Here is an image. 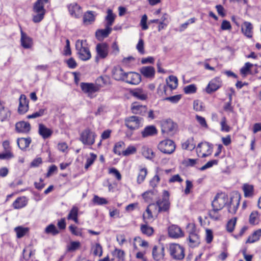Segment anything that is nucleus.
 Returning <instances> with one entry per match:
<instances>
[{"label":"nucleus","mask_w":261,"mask_h":261,"mask_svg":"<svg viewBox=\"0 0 261 261\" xmlns=\"http://www.w3.org/2000/svg\"><path fill=\"white\" fill-rule=\"evenodd\" d=\"M75 48L81 60L87 61L91 58V53L86 40H77L75 42Z\"/></svg>","instance_id":"f257e3e1"},{"label":"nucleus","mask_w":261,"mask_h":261,"mask_svg":"<svg viewBox=\"0 0 261 261\" xmlns=\"http://www.w3.org/2000/svg\"><path fill=\"white\" fill-rule=\"evenodd\" d=\"M161 128L162 134L172 136L176 133L177 125L171 119H169L162 121Z\"/></svg>","instance_id":"f03ea898"},{"label":"nucleus","mask_w":261,"mask_h":261,"mask_svg":"<svg viewBox=\"0 0 261 261\" xmlns=\"http://www.w3.org/2000/svg\"><path fill=\"white\" fill-rule=\"evenodd\" d=\"M96 137V135L94 132L86 128L80 134V140L84 145H92L95 142Z\"/></svg>","instance_id":"7ed1b4c3"},{"label":"nucleus","mask_w":261,"mask_h":261,"mask_svg":"<svg viewBox=\"0 0 261 261\" xmlns=\"http://www.w3.org/2000/svg\"><path fill=\"white\" fill-rule=\"evenodd\" d=\"M158 148L163 153L170 154L174 151L175 144L172 140L165 139L159 143Z\"/></svg>","instance_id":"20e7f679"},{"label":"nucleus","mask_w":261,"mask_h":261,"mask_svg":"<svg viewBox=\"0 0 261 261\" xmlns=\"http://www.w3.org/2000/svg\"><path fill=\"white\" fill-rule=\"evenodd\" d=\"M169 252L173 258L181 260L185 257V251L182 247L177 244H172L169 246Z\"/></svg>","instance_id":"39448f33"},{"label":"nucleus","mask_w":261,"mask_h":261,"mask_svg":"<svg viewBox=\"0 0 261 261\" xmlns=\"http://www.w3.org/2000/svg\"><path fill=\"white\" fill-rule=\"evenodd\" d=\"M142 118L136 116L128 117L125 119V125L130 130L138 129L142 125Z\"/></svg>","instance_id":"423d86ee"},{"label":"nucleus","mask_w":261,"mask_h":261,"mask_svg":"<svg viewBox=\"0 0 261 261\" xmlns=\"http://www.w3.org/2000/svg\"><path fill=\"white\" fill-rule=\"evenodd\" d=\"M212 148V145L210 143L206 142H201L196 148L197 155L200 158L206 157L211 154Z\"/></svg>","instance_id":"0eeeda50"},{"label":"nucleus","mask_w":261,"mask_h":261,"mask_svg":"<svg viewBox=\"0 0 261 261\" xmlns=\"http://www.w3.org/2000/svg\"><path fill=\"white\" fill-rule=\"evenodd\" d=\"M80 86L83 92L90 98L96 97L95 93L99 92L98 88L94 83L83 82L81 83Z\"/></svg>","instance_id":"6e6552de"},{"label":"nucleus","mask_w":261,"mask_h":261,"mask_svg":"<svg viewBox=\"0 0 261 261\" xmlns=\"http://www.w3.org/2000/svg\"><path fill=\"white\" fill-rule=\"evenodd\" d=\"M169 193L167 191H164L162 199H159L156 202L155 206L159 207V212H167L170 208V202L169 201Z\"/></svg>","instance_id":"1a4fd4ad"},{"label":"nucleus","mask_w":261,"mask_h":261,"mask_svg":"<svg viewBox=\"0 0 261 261\" xmlns=\"http://www.w3.org/2000/svg\"><path fill=\"white\" fill-rule=\"evenodd\" d=\"M227 200V196L224 193L217 194L212 202L213 208L220 211L226 204Z\"/></svg>","instance_id":"9d476101"},{"label":"nucleus","mask_w":261,"mask_h":261,"mask_svg":"<svg viewBox=\"0 0 261 261\" xmlns=\"http://www.w3.org/2000/svg\"><path fill=\"white\" fill-rule=\"evenodd\" d=\"M96 57L95 60L98 61L99 59H103L107 58L109 51V46L105 42L98 43L96 46Z\"/></svg>","instance_id":"9b49d317"},{"label":"nucleus","mask_w":261,"mask_h":261,"mask_svg":"<svg viewBox=\"0 0 261 261\" xmlns=\"http://www.w3.org/2000/svg\"><path fill=\"white\" fill-rule=\"evenodd\" d=\"M189 228H191V231H189L190 246L192 247H195L200 243L199 237L196 233L193 225H189Z\"/></svg>","instance_id":"f8f14e48"},{"label":"nucleus","mask_w":261,"mask_h":261,"mask_svg":"<svg viewBox=\"0 0 261 261\" xmlns=\"http://www.w3.org/2000/svg\"><path fill=\"white\" fill-rule=\"evenodd\" d=\"M141 81V75L134 72H126L125 80H124L126 83L132 85H137L140 83Z\"/></svg>","instance_id":"ddd939ff"},{"label":"nucleus","mask_w":261,"mask_h":261,"mask_svg":"<svg viewBox=\"0 0 261 261\" xmlns=\"http://www.w3.org/2000/svg\"><path fill=\"white\" fill-rule=\"evenodd\" d=\"M221 86V81L219 77L211 80L206 88L207 93H211L217 90Z\"/></svg>","instance_id":"4468645a"},{"label":"nucleus","mask_w":261,"mask_h":261,"mask_svg":"<svg viewBox=\"0 0 261 261\" xmlns=\"http://www.w3.org/2000/svg\"><path fill=\"white\" fill-rule=\"evenodd\" d=\"M164 247L163 246H154L152 249V256L156 261H159L163 259L165 252Z\"/></svg>","instance_id":"2eb2a0df"},{"label":"nucleus","mask_w":261,"mask_h":261,"mask_svg":"<svg viewBox=\"0 0 261 261\" xmlns=\"http://www.w3.org/2000/svg\"><path fill=\"white\" fill-rule=\"evenodd\" d=\"M112 76L116 81H123L125 80L126 72L119 66L114 67L112 71Z\"/></svg>","instance_id":"dca6fc26"},{"label":"nucleus","mask_w":261,"mask_h":261,"mask_svg":"<svg viewBox=\"0 0 261 261\" xmlns=\"http://www.w3.org/2000/svg\"><path fill=\"white\" fill-rule=\"evenodd\" d=\"M168 233L169 236L173 238H178L184 236L181 228L176 225H172L169 227Z\"/></svg>","instance_id":"f3484780"},{"label":"nucleus","mask_w":261,"mask_h":261,"mask_svg":"<svg viewBox=\"0 0 261 261\" xmlns=\"http://www.w3.org/2000/svg\"><path fill=\"white\" fill-rule=\"evenodd\" d=\"M240 197H233L230 199V203L228 207V212L233 215L235 214L240 204Z\"/></svg>","instance_id":"a211bd4d"},{"label":"nucleus","mask_w":261,"mask_h":261,"mask_svg":"<svg viewBox=\"0 0 261 261\" xmlns=\"http://www.w3.org/2000/svg\"><path fill=\"white\" fill-rule=\"evenodd\" d=\"M15 129L19 133H28L31 129L30 124L25 121H19L16 123Z\"/></svg>","instance_id":"6ab92c4d"},{"label":"nucleus","mask_w":261,"mask_h":261,"mask_svg":"<svg viewBox=\"0 0 261 261\" xmlns=\"http://www.w3.org/2000/svg\"><path fill=\"white\" fill-rule=\"evenodd\" d=\"M38 133L44 139H46L51 136L53 130L41 123L39 124Z\"/></svg>","instance_id":"aec40b11"},{"label":"nucleus","mask_w":261,"mask_h":261,"mask_svg":"<svg viewBox=\"0 0 261 261\" xmlns=\"http://www.w3.org/2000/svg\"><path fill=\"white\" fill-rule=\"evenodd\" d=\"M140 71L145 77L152 79L154 76L155 69L152 66H143L140 68Z\"/></svg>","instance_id":"412c9836"},{"label":"nucleus","mask_w":261,"mask_h":261,"mask_svg":"<svg viewBox=\"0 0 261 261\" xmlns=\"http://www.w3.org/2000/svg\"><path fill=\"white\" fill-rule=\"evenodd\" d=\"M112 29L106 25L105 29H99L96 31L95 35L97 39L101 40L107 37L111 33Z\"/></svg>","instance_id":"4be33fe9"},{"label":"nucleus","mask_w":261,"mask_h":261,"mask_svg":"<svg viewBox=\"0 0 261 261\" xmlns=\"http://www.w3.org/2000/svg\"><path fill=\"white\" fill-rule=\"evenodd\" d=\"M252 24L249 22L245 21L242 25L241 30L242 33L249 38L252 37Z\"/></svg>","instance_id":"5701e85b"},{"label":"nucleus","mask_w":261,"mask_h":261,"mask_svg":"<svg viewBox=\"0 0 261 261\" xmlns=\"http://www.w3.org/2000/svg\"><path fill=\"white\" fill-rule=\"evenodd\" d=\"M29 109L28 101L24 95H21L19 98V105L18 107V112L20 114H24Z\"/></svg>","instance_id":"b1692460"},{"label":"nucleus","mask_w":261,"mask_h":261,"mask_svg":"<svg viewBox=\"0 0 261 261\" xmlns=\"http://www.w3.org/2000/svg\"><path fill=\"white\" fill-rule=\"evenodd\" d=\"M158 134V130L154 125H148L146 126L141 132L142 136L146 138L153 136Z\"/></svg>","instance_id":"393cba45"},{"label":"nucleus","mask_w":261,"mask_h":261,"mask_svg":"<svg viewBox=\"0 0 261 261\" xmlns=\"http://www.w3.org/2000/svg\"><path fill=\"white\" fill-rule=\"evenodd\" d=\"M48 0H37L33 6L34 13H45V10L44 8V4L47 3Z\"/></svg>","instance_id":"a878e982"},{"label":"nucleus","mask_w":261,"mask_h":261,"mask_svg":"<svg viewBox=\"0 0 261 261\" xmlns=\"http://www.w3.org/2000/svg\"><path fill=\"white\" fill-rule=\"evenodd\" d=\"M132 111L134 114L144 115L147 112V107L135 102L132 104Z\"/></svg>","instance_id":"bb28decb"},{"label":"nucleus","mask_w":261,"mask_h":261,"mask_svg":"<svg viewBox=\"0 0 261 261\" xmlns=\"http://www.w3.org/2000/svg\"><path fill=\"white\" fill-rule=\"evenodd\" d=\"M169 89L170 88L167 84H160L157 89V93L164 100V98L165 97V96L168 95L171 93L169 91Z\"/></svg>","instance_id":"cd10ccee"},{"label":"nucleus","mask_w":261,"mask_h":261,"mask_svg":"<svg viewBox=\"0 0 261 261\" xmlns=\"http://www.w3.org/2000/svg\"><path fill=\"white\" fill-rule=\"evenodd\" d=\"M21 44L24 48H30L32 46V40L22 31H21Z\"/></svg>","instance_id":"c85d7f7f"},{"label":"nucleus","mask_w":261,"mask_h":261,"mask_svg":"<svg viewBox=\"0 0 261 261\" xmlns=\"http://www.w3.org/2000/svg\"><path fill=\"white\" fill-rule=\"evenodd\" d=\"M110 84V79L108 76H100L97 77L95 81L96 87L98 88V91H99L101 88H103L104 86L108 85Z\"/></svg>","instance_id":"c756f323"},{"label":"nucleus","mask_w":261,"mask_h":261,"mask_svg":"<svg viewBox=\"0 0 261 261\" xmlns=\"http://www.w3.org/2000/svg\"><path fill=\"white\" fill-rule=\"evenodd\" d=\"M31 141L30 137L27 138H21L17 139V143L19 148L23 150L29 146Z\"/></svg>","instance_id":"7c9ffc66"},{"label":"nucleus","mask_w":261,"mask_h":261,"mask_svg":"<svg viewBox=\"0 0 261 261\" xmlns=\"http://www.w3.org/2000/svg\"><path fill=\"white\" fill-rule=\"evenodd\" d=\"M68 10L71 15L77 17L81 14L80 7L76 3H72L68 6Z\"/></svg>","instance_id":"2f4dec72"},{"label":"nucleus","mask_w":261,"mask_h":261,"mask_svg":"<svg viewBox=\"0 0 261 261\" xmlns=\"http://www.w3.org/2000/svg\"><path fill=\"white\" fill-rule=\"evenodd\" d=\"M166 84L169 86L170 92L173 89L176 88L178 85L177 78L174 75H170L168 79H166Z\"/></svg>","instance_id":"473e14b6"},{"label":"nucleus","mask_w":261,"mask_h":261,"mask_svg":"<svg viewBox=\"0 0 261 261\" xmlns=\"http://www.w3.org/2000/svg\"><path fill=\"white\" fill-rule=\"evenodd\" d=\"M27 202V200L25 197H20L17 198L13 203V206L15 209H19L24 207Z\"/></svg>","instance_id":"72a5a7b5"},{"label":"nucleus","mask_w":261,"mask_h":261,"mask_svg":"<svg viewBox=\"0 0 261 261\" xmlns=\"http://www.w3.org/2000/svg\"><path fill=\"white\" fill-rule=\"evenodd\" d=\"M142 154L146 159L152 160L155 156V153L148 146H144L142 147Z\"/></svg>","instance_id":"f704fd0d"},{"label":"nucleus","mask_w":261,"mask_h":261,"mask_svg":"<svg viewBox=\"0 0 261 261\" xmlns=\"http://www.w3.org/2000/svg\"><path fill=\"white\" fill-rule=\"evenodd\" d=\"M242 189L245 197H251L253 195L254 187L253 185L245 184L243 186Z\"/></svg>","instance_id":"c9c22d12"},{"label":"nucleus","mask_w":261,"mask_h":261,"mask_svg":"<svg viewBox=\"0 0 261 261\" xmlns=\"http://www.w3.org/2000/svg\"><path fill=\"white\" fill-rule=\"evenodd\" d=\"M95 20V16L92 11L87 12L84 15L83 21L84 24L88 25L92 23Z\"/></svg>","instance_id":"e433bc0d"},{"label":"nucleus","mask_w":261,"mask_h":261,"mask_svg":"<svg viewBox=\"0 0 261 261\" xmlns=\"http://www.w3.org/2000/svg\"><path fill=\"white\" fill-rule=\"evenodd\" d=\"M261 237V229H259L256 231H255L251 236H249L246 241V243H254L258 240H259V238Z\"/></svg>","instance_id":"4c0bfd02"},{"label":"nucleus","mask_w":261,"mask_h":261,"mask_svg":"<svg viewBox=\"0 0 261 261\" xmlns=\"http://www.w3.org/2000/svg\"><path fill=\"white\" fill-rule=\"evenodd\" d=\"M195 146L196 145L194 143L193 138L188 139L186 142L182 144V148L189 150H193L195 148Z\"/></svg>","instance_id":"58836bf2"},{"label":"nucleus","mask_w":261,"mask_h":261,"mask_svg":"<svg viewBox=\"0 0 261 261\" xmlns=\"http://www.w3.org/2000/svg\"><path fill=\"white\" fill-rule=\"evenodd\" d=\"M133 95L140 100H145L147 94L141 89H136L133 92Z\"/></svg>","instance_id":"ea45409f"},{"label":"nucleus","mask_w":261,"mask_h":261,"mask_svg":"<svg viewBox=\"0 0 261 261\" xmlns=\"http://www.w3.org/2000/svg\"><path fill=\"white\" fill-rule=\"evenodd\" d=\"M115 15L113 13V11L111 9H108L107 11V15L106 17V20L107 21L106 25L111 27L115 18Z\"/></svg>","instance_id":"a19ab883"},{"label":"nucleus","mask_w":261,"mask_h":261,"mask_svg":"<svg viewBox=\"0 0 261 261\" xmlns=\"http://www.w3.org/2000/svg\"><path fill=\"white\" fill-rule=\"evenodd\" d=\"M112 254L113 258H115V261H119L120 260H123L124 257V252L123 250L115 249L112 252Z\"/></svg>","instance_id":"79ce46f5"},{"label":"nucleus","mask_w":261,"mask_h":261,"mask_svg":"<svg viewBox=\"0 0 261 261\" xmlns=\"http://www.w3.org/2000/svg\"><path fill=\"white\" fill-rule=\"evenodd\" d=\"M46 109H40L38 111L33 113L32 114L28 115L27 118L28 119H35L43 116L46 114Z\"/></svg>","instance_id":"37998d69"},{"label":"nucleus","mask_w":261,"mask_h":261,"mask_svg":"<svg viewBox=\"0 0 261 261\" xmlns=\"http://www.w3.org/2000/svg\"><path fill=\"white\" fill-rule=\"evenodd\" d=\"M14 230L16 233L17 237L21 238L28 232L29 228L22 226H18L15 228Z\"/></svg>","instance_id":"c03bdc74"},{"label":"nucleus","mask_w":261,"mask_h":261,"mask_svg":"<svg viewBox=\"0 0 261 261\" xmlns=\"http://www.w3.org/2000/svg\"><path fill=\"white\" fill-rule=\"evenodd\" d=\"M147 174V169L146 168H143L140 169L139 173L137 177V182L139 184L142 183Z\"/></svg>","instance_id":"a18cd8bd"},{"label":"nucleus","mask_w":261,"mask_h":261,"mask_svg":"<svg viewBox=\"0 0 261 261\" xmlns=\"http://www.w3.org/2000/svg\"><path fill=\"white\" fill-rule=\"evenodd\" d=\"M140 228L142 232L148 236H151L153 232V229L152 227L146 224L141 225Z\"/></svg>","instance_id":"49530a36"},{"label":"nucleus","mask_w":261,"mask_h":261,"mask_svg":"<svg viewBox=\"0 0 261 261\" xmlns=\"http://www.w3.org/2000/svg\"><path fill=\"white\" fill-rule=\"evenodd\" d=\"M258 222V213L257 211L252 212L249 216V223L252 225L257 224Z\"/></svg>","instance_id":"de8ad7c7"},{"label":"nucleus","mask_w":261,"mask_h":261,"mask_svg":"<svg viewBox=\"0 0 261 261\" xmlns=\"http://www.w3.org/2000/svg\"><path fill=\"white\" fill-rule=\"evenodd\" d=\"M96 158L97 155L93 153H90V157L87 158L86 160L85 168L87 170L89 167H90L93 164Z\"/></svg>","instance_id":"09e8293b"},{"label":"nucleus","mask_w":261,"mask_h":261,"mask_svg":"<svg viewBox=\"0 0 261 261\" xmlns=\"http://www.w3.org/2000/svg\"><path fill=\"white\" fill-rule=\"evenodd\" d=\"M45 232L47 234L51 233L54 236L59 233V231L57 229L55 225L53 224H49L46 227Z\"/></svg>","instance_id":"8fccbe9b"},{"label":"nucleus","mask_w":261,"mask_h":261,"mask_svg":"<svg viewBox=\"0 0 261 261\" xmlns=\"http://www.w3.org/2000/svg\"><path fill=\"white\" fill-rule=\"evenodd\" d=\"M220 210H216V208H213V210L209 211L208 216L209 217L215 221H218L220 219L221 215L219 214L218 212Z\"/></svg>","instance_id":"3c124183"},{"label":"nucleus","mask_w":261,"mask_h":261,"mask_svg":"<svg viewBox=\"0 0 261 261\" xmlns=\"http://www.w3.org/2000/svg\"><path fill=\"white\" fill-rule=\"evenodd\" d=\"M137 151V148L134 146L129 145L124 151H122V154L124 156H128L130 154H135Z\"/></svg>","instance_id":"603ef678"},{"label":"nucleus","mask_w":261,"mask_h":261,"mask_svg":"<svg viewBox=\"0 0 261 261\" xmlns=\"http://www.w3.org/2000/svg\"><path fill=\"white\" fill-rule=\"evenodd\" d=\"M253 66V64L249 62L246 63L240 70L241 74L243 75H247L249 73H250V69Z\"/></svg>","instance_id":"864d4df0"},{"label":"nucleus","mask_w":261,"mask_h":261,"mask_svg":"<svg viewBox=\"0 0 261 261\" xmlns=\"http://www.w3.org/2000/svg\"><path fill=\"white\" fill-rule=\"evenodd\" d=\"M153 206H155V203H151L147 207V208L146 210V214H144L143 215V218L145 220L149 221L152 219L153 216H152L151 211L149 209V207Z\"/></svg>","instance_id":"5fc2aeb1"},{"label":"nucleus","mask_w":261,"mask_h":261,"mask_svg":"<svg viewBox=\"0 0 261 261\" xmlns=\"http://www.w3.org/2000/svg\"><path fill=\"white\" fill-rule=\"evenodd\" d=\"M93 201L94 203H96L98 205L107 204L108 203V201L106 199L102 197H100L97 195H95L94 196Z\"/></svg>","instance_id":"6e6d98bb"},{"label":"nucleus","mask_w":261,"mask_h":261,"mask_svg":"<svg viewBox=\"0 0 261 261\" xmlns=\"http://www.w3.org/2000/svg\"><path fill=\"white\" fill-rule=\"evenodd\" d=\"M237 218L236 217L233 218V219H230L227 224V230L228 231L231 232H232L234 228V226L236 224Z\"/></svg>","instance_id":"4d7b16f0"},{"label":"nucleus","mask_w":261,"mask_h":261,"mask_svg":"<svg viewBox=\"0 0 261 261\" xmlns=\"http://www.w3.org/2000/svg\"><path fill=\"white\" fill-rule=\"evenodd\" d=\"M45 13H34L33 15V21L35 23L40 22L44 17Z\"/></svg>","instance_id":"13d9d810"},{"label":"nucleus","mask_w":261,"mask_h":261,"mask_svg":"<svg viewBox=\"0 0 261 261\" xmlns=\"http://www.w3.org/2000/svg\"><path fill=\"white\" fill-rule=\"evenodd\" d=\"M221 130L223 132H229L230 130V127L226 124V119L223 117L220 122Z\"/></svg>","instance_id":"bf43d9fd"},{"label":"nucleus","mask_w":261,"mask_h":261,"mask_svg":"<svg viewBox=\"0 0 261 261\" xmlns=\"http://www.w3.org/2000/svg\"><path fill=\"white\" fill-rule=\"evenodd\" d=\"M197 88L194 84H191L186 86L184 89V92L186 94H192L196 92Z\"/></svg>","instance_id":"052dcab7"},{"label":"nucleus","mask_w":261,"mask_h":261,"mask_svg":"<svg viewBox=\"0 0 261 261\" xmlns=\"http://www.w3.org/2000/svg\"><path fill=\"white\" fill-rule=\"evenodd\" d=\"M124 145L123 141H119L115 144L113 151L115 154L120 155L121 154L120 149Z\"/></svg>","instance_id":"680f3d73"},{"label":"nucleus","mask_w":261,"mask_h":261,"mask_svg":"<svg viewBox=\"0 0 261 261\" xmlns=\"http://www.w3.org/2000/svg\"><path fill=\"white\" fill-rule=\"evenodd\" d=\"M181 95H176L172 96L166 97L164 98V100L169 101L173 103H176L181 99Z\"/></svg>","instance_id":"e2e57ef3"},{"label":"nucleus","mask_w":261,"mask_h":261,"mask_svg":"<svg viewBox=\"0 0 261 261\" xmlns=\"http://www.w3.org/2000/svg\"><path fill=\"white\" fill-rule=\"evenodd\" d=\"M136 48L138 52L141 55H143L145 54L144 43V41L142 39H139L138 43L137 44Z\"/></svg>","instance_id":"0e129e2a"},{"label":"nucleus","mask_w":261,"mask_h":261,"mask_svg":"<svg viewBox=\"0 0 261 261\" xmlns=\"http://www.w3.org/2000/svg\"><path fill=\"white\" fill-rule=\"evenodd\" d=\"M69 229L75 236H81L82 235V229L73 225L69 226Z\"/></svg>","instance_id":"69168bd1"},{"label":"nucleus","mask_w":261,"mask_h":261,"mask_svg":"<svg viewBox=\"0 0 261 261\" xmlns=\"http://www.w3.org/2000/svg\"><path fill=\"white\" fill-rule=\"evenodd\" d=\"M154 190L146 191L142 194V197L146 201L148 202L150 200L152 199V196L154 195Z\"/></svg>","instance_id":"338daca9"},{"label":"nucleus","mask_w":261,"mask_h":261,"mask_svg":"<svg viewBox=\"0 0 261 261\" xmlns=\"http://www.w3.org/2000/svg\"><path fill=\"white\" fill-rule=\"evenodd\" d=\"M193 109L196 111L203 110L202 102L199 100H195L193 102Z\"/></svg>","instance_id":"774afa93"}]
</instances>
